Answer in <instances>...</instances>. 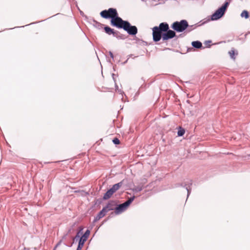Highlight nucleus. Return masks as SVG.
<instances>
[{
    "label": "nucleus",
    "instance_id": "1",
    "mask_svg": "<svg viewBox=\"0 0 250 250\" xmlns=\"http://www.w3.org/2000/svg\"><path fill=\"white\" fill-rule=\"evenodd\" d=\"M176 36V33L169 29L167 22H161L158 26H156L152 28V37L154 42H158L161 39L163 41H168Z\"/></svg>",
    "mask_w": 250,
    "mask_h": 250
},
{
    "label": "nucleus",
    "instance_id": "2",
    "mask_svg": "<svg viewBox=\"0 0 250 250\" xmlns=\"http://www.w3.org/2000/svg\"><path fill=\"white\" fill-rule=\"evenodd\" d=\"M188 26V23L187 20H182L180 21H174L171 25V28L176 33L183 32L186 31V29Z\"/></svg>",
    "mask_w": 250,
    "mask_h": 250
},
{
    "label": "nucleus",
    "instance_id": "3",
    "mask_svg": "<svg viewBox=\"0 0 250 250\" xmlns=\"http://www.w3.org/2000/svg\"><path fill=\"white\" fill-rule=\"evenodd\" d=\"M229 4V2L225 1V2L217 10H216L215 12L211 15V20L212 21H215L218 20L222 18L224 15Z\"/></svg>",
    "mask_w": 250,
    "mask_h": 250
},
{
    "label": "nucleus",
    "instance_id": "4",
    "mask_svg": "<svg viewBox=\"0 0 250 250\" xmlns=\"http://www.w3.org/2000/svg\"><path fill=\"white\" fill-rule=\"evenodd\" d=\"M229 4V2L225 1V2L217 10H216L215 12L211 15V20L212 21H215L218 20L222 18L224 15Z\"/></svg>",
    "mask_w": 250,
    "mask_h": 250
},
{
    "label": "nucleus",
    "instance_id": "5",
    "mask_svg": "<svg viewBox=\"0 0 250 250\" xmlns=\"http://www.w3.org/2000/svg\"><path fill=\"white\" fill-rule=\"evenodd\" d=\"M229 4V2L225 1V2L217 10H216L215 12L211 15V20L212 21H215L218 20L222 18L224 15Z\"/></svg>",
    "mask_w": 250,
    "mask_h": 250
},
{
    "label": "nucleus",
    "instance_id": "6",
    "mask_svg": "<svg viewBox=\"0 0 250 250\" xmlns=\"http://www.w3.org/2000/svg\"><path fill=\"white\" fill-rule=\"evenodd\" d=\"M124 180L114 184L112 187L104 193L103 196L104 200H107L109 199L112 195L117 191L123 185Z\"/></svg>",
    "mask_w": 250,
    "mask_h": 250
},
{
    "label": "nucleus",
    "instance_id": "7",
    "mask_svg": "<svg viewBox=\"0 0 250 250\" xmlns=\"http://www.w3.org/2000/svg\"><path fill=\"white\" fill-rule=\"evenodd\" d=\"M118 14L116 9L114 8H109L107 10H103L100 13V15L102 18L105 19H110V20Z\"/></svg>",
    "mask_w": 250,
    "mask_h": 250
},
{
    "label": "nucleus",
    "instance_id": "8",
    "mask_svg": "<svg viewBox=\"0 0 250 250\" xmlns=\"http://www.w3.org/2000/svg\"><path fill=\"white\" fill-rule=\"evenodd\" d=\"M127 21L123 20L118 16V14L115 17L112 18L110 20V24L114 27H116L119 29H123L125 24Z\"/></svg>",
    "mask_w": 250,
    "mask_h": 250
},
{
    "label": "nucleus",
    "instance_id": "9",
    "mask_svg": "<svg viewBox=\"0 0 250 250\" xmlns=\"http://www.w3.org/2000/svg\"><path fill=\"white\" fill-rule=\"evenodd\" d=\"M123 29L132 36L136 35L138 32V29L136 26L131 25L129 21H127L123 28Z\"/></svg>",
    "mask_w": 250,
    "mask_h": 250
},
{
    "label": "nucleus",
    "instance_id": "10",
    "mask_svg": "<svg viewBox=\"0 0 250 250\" xmlns=\"http://www.w3.org/2000/svg\"><path fill=\"white\" fill-rule=\"evenodd\" d=\"M128 206L124 202V203L117 205L115 208V213L116 214H119L126 210Z\"/></svg>",
    "mask_w": 250,
    "mask_h": 250
},
{
    "label": "nucleus",
    "instance_id": "11",
    "mask_svg": "<svg viewBox=\"0 0 250 250\" xmlns=\"http://www.w3.org/2000/svg\"><path fill=\"white\" fill-rule=\"evenodd\" d=\"M116 206V202L114 201H110L104 207V208L105 209V210H107V212H108L109 211L115 210V206Z\"/></svg>",
    "mask_w": 250,
    "mask_h": 250
},
{
    "label": "nucleus",
    "instance_id": "12",
    "mask_svg": "<svg viewBox=\"0 0 250 250\" xmlns=\"http://www.w3.org/2000/svg\"><path fill=\"white\" fill-rule=\"evenodd\" d=\"M90 230L89 229H87L83 236L80 238L79 243L84 245L90 234Z\"/></svg>",
    "mask_w": 250,
    "mask_h": 250
},
{
    "label": "nucleus",
    "instance_id": "13",
    "mask_svg": "<svg viewBox=\"0 0 250 250\" xmlns=\"http://www.w3.org/2000/svg\"><path fill=\"white\" fill-rule=\"evenodd\" d=\"M106 213L107 210H105V208H103V209L98 213L97 216L94 218V222H96L99 221L100 219L104 217Z\"/></svg>",
    "mask_w": 250,
    "mask_h": 250
},
{
    "label": "nucleus",
    "instance_id": "14",
    "mask_svg": "<svg viewBox=\"0 0 250 250\" xmlns=\"http://www.w3.org/2000/svg\"><path fill=\"white\" fill-rule=\"evenodd\" d=\"M192 181L191 180H187V181L184 182L183 183H182L181 184L177 183V184H175V186L174 187L178 188L179 187H182L185 188L186 186H187L188 185H192Z\"/></svg>",
    "mask_w": 250,
    "mask_h": 250
},
{
    "label": "nucleus",
    "instance_id": "15",
    "mask_svg": "<svg viewBox=\"0 0 250 250\" xmlns=\"http://www.w3.org/2000/svg\"><path fill=\"white\" fill-rule=\"evenodd\" d=\"M104 30L105 32L108 34V35H112L113 36H114V34H116L115 32L116 30H114L113 29L110 28L107 25H105L104 27Z\"/></svg>",
    "mask_w": 250,
    "mask_h": 250
},
{
    "label": "nucleus",
    "instance_id": "16",
    "mask_svg": "<svg viewBox=\"0 0 250 250\" xmlns=\"http://www.w3.org/2000/svg\"><path fill=\"white\" fill-rule=\"evenodd\" d=\"M192 46L196 49H199L202 47V43L201 42L196 41L191 42Z\"/></svg>",
    "mask_w": 250,
    "mask_h": 250
},
{
    "label": "nucleus",
    "instance_id": "17",
    "mask_svg": "<svg viewBox=\"0 0 250 250\" xmlns=\"http://www.w3.org/2000/svg\"><path fill=\"white\" fill-rule=\"evenodd\" d=\"M113 37H116L118 39H125V36L121 34L119 31H116Z\"/></svg>",
    "mask_w": 250,
    "mask_h": 250
},
{
    "label": "nucleus",
    "instance_id": "18",
    "mask_svg": "<svg viewBox=\"0 0 250 250\" xmlns=\"http://www.w3.org/2000/svg\"><path fill=\"white\" fill-rule=\"evenodd\" d=\"M196 24H193V25H189L188 27L186 30V33H189L191 31H192L193 30L195 29L197 27Z\"/></svg>",
    "mask_w": 250,
    "mask_h": 250
},
{
    "label": "nucleus",
    "instance_id": "19",
    "mask_svg": "<svg viewBox=\"0 0 250 250\" xmlns=\"http://www.w3.org/2000/svg\"><path fill=\"white\" fill-rule=\"evenodd\" d=\"M185 133V129L181 127H179L177 132L178 136L179 137L183 136L184 135Z\"/></svg>",
    "mask_w": 250,
    "mask_h": 250
},
{
    "label": "nucleus",
    "instance_id": "20",
    "mask_svg": "<svg viewBox=\"0 0 250 250\" xmlns=\"http://www.w3.org/2000/svg\"><path fill=\"white\" fill-rule=\"evenodd\" d=\"M241 17L242 18H245V19H248L249 17V13L248 11L247 10H244L241 14Z\"/></svg>",
    "mask_w": 250,
    "mask_h": 250
},
{
    "label": "nucleus",
    "instance_id": "21",
    "mask_svg": "<svg viewBox=\"0 0 250 250\" xmlns=\"http://www.w3.org/2000/svg\"><path fill=\"white\" fill-rule=\"evenodd\" d=\"M135 198V196H133L129 198L125 203L128 207L130 205V204L133 202V201L134 200Z\"/></svg>",
    "mask_w": 250,
    "mask_h": 250
},
{
    "label": "nucleus",
    "instance_id": "22",
    "mask_svg": "<svg viewBox=\"0 0 250 250\" xmlns=\"http://www.w3.org/2000/svg\"><path fill=\"white\" fill-rule=\"evenodd\" d=\"M191 185H188L187 186H186L185 188H186L187 190V198L188 197V196H189L190 193H191V188H190V186Z\"/></svg>",
    "mask_w": 250,
    "mask_h": 250
},
{
    "label": "nucleus",
    "instance_id": "23",
    "mask_svg": "<svg viewBox=\"0 0 250 250\" xmlns=\"http://www.w3.org/2000/svg\"><path fill=\"white\" fill-rule=\"evenodd\" d=\"M229 54L230 58L231 59H235V57H234V53H235L234 50H231L230 51H229Z\"/></svg>",
    "mask_w": 250,
    "mask_h": 250
},
{
    "label": "nucleus",
    "instance_id": "24",
    "mask_svg": "<svg viewBox=\"0 0 250 250\" xmlns=\"http://www.w3.org/2000/svg\"><path fill=\"white\" fill-rule=\"evenodd\" d=\"M112 142L115 145H119L120 143V140L117 138H114Z\"/></svg>",
    "mask_w": 250,
    "mask_h": 250
},
{
    "label": "nucleus",
    "instance_id": "25",
    "mask_svg": "<svg viewBox=\"0 0 250 250\" xmlns=\"http://www.w3.org/2000/svg\"><path fill=\"white\" fill-rule=\"evenodd\" d=\"M80 235H76L74 238H73V242L69 246V247H71L73 245V244L74 243V241L75 240H77L78 239H80Z\"/></svg>",
    "mask_w": 250,
    "mask_h": 250
},
{
    "label": "nucleus",
    "instance_id": "26",
    "mask_svg": "<svg viewBox=\"0 0 250 250\" xmlns=\"http://www.w3.org/2000/svg\"><path fill=\"white\" fill-rule=\"evenodd\" d=\"M83 246V244L78 243V245L76 250H81Z\"/></svg>",
    "mask_w": 250,
    "mask_h": 250
},
{
    "label": "nucleus",
    "instance_id": "27",
    "mask_svg": "<svg viewBox=\"0 0 250 250\" xmlns=\"http://www.w3.org/2000/svg\"><path fill=\"white\" fill-rule=\"evenodd\" d=\"M115 87H116V90H117L118 92L120 93V94H122V93H124L123 91H122L121 90H119L118 89V86L117 85L116 83H115Z\"/></svg>",
    "mask_w": 250,
    "mask_h": 250
},
{
    "label": "nucleus",
    "instance_id": "28",
    "mask_svg": "<svg viewBox=\"0 0 250 250\" xmlns=\"http://www.w3.org/2000/svg\"><path fill=\"white\" fill-rule=\"evenodd\" d=\"M80 229L77 232V234L76 235H80L81 234H82V231L83 229V228L82 227H80L79 228Z\"/></svg>",
    "mask_w": 250,
    "mask_h": 250
},
{
    "label": "nucleus",
    "instance_id": "29",
    "mask_svg": "<svg viewBox=\"0 0 250 250\" xmlns=\"http://www.w3.org/2000/svg\"><path fill=\"white\" fill-rule=\"evenodd\" d=\"M135 190L137 192H140L142 190V187H138L135 188Z\"/></svg>",
    "mask_w": 250,
    "mask_h": 250
},
{
    "label": "nucleus",
    "instance_id": "30",
    "mask_svg": "<svg viewBox=\"0 0 250 250\" xmlns=\"http://www.w3.org/2000/svg\"><path fill=\"white\" fill-rule=\"evenodd\" d=\"M109 54L111 58L113 61L114 60V55H113V54L112 53V52L111 51H109Z\"/></svg>",
    "mask_w": 250,
    "mask_h": 250
},
{
    "label": "nucleus",
    "instance_id": "31",
    "mask_svg": "<svg viewBox=\"0 0 250 250\" xmlns=\"http://www.w3.org/2000/svg\"><path fill=\"white\" fill-rule=\"evenodd\" d=\"M211 42L210 41H205V44L206 45H208V46H209V45H209V43H211Z\"/></svg>",
    "mask_w": 250,
    "mask_h": 250
},
{
    "label": "nucleus",
    "instance_id": "32",
    "mask_svg": "<svg viewBox=\"0 0 250 250\" xmlns=\"http://www.w3.org/2000/svg\"><path fill=\"white\" fill-rule=\"evenodd\" d=\"M115 76H116V75L115 74H112V78H113V80H114V83H116V79H115Z\"/></svg>",
    "mask_w": 250,
    "mask_h": 250
},
{
    "label": "nucleus",
    "instance_id": "33",
    "mask_svg": "<svg viewBox=\"0 0 250 250\" xmlns=\"http://www.w3.org/2000/svg\"><path fill=\"white\" fill-rule=\"evenodd\" d=\"M127 60H128V59H127L126 61L124 62L123 63V64H125V63H126V62H127Z\"/></svg>",
    "mask_w": 250,
    "mask_h": 250
},
{
    "label": "nucleus",
    "instance_id": "34",
    "mask_svg": "<svg viewBox=\"0 0 250 250\" xmlns=\"http://www.w3.org/2000/svg\"><path fill=\"white\" fill-rule=\"evenodd\" d=\"M108 62H109L110 63H112L110 59H109V60H108Z\"/></svg>",
    "mask_w": 250,
    "mask_h": 250
},
{
    "label": "nucleus",
    "instance_id": "35",
    "mask_svg": "<svg viewBox=\"0 0 250 250\" xmlns=\"http://www.w3.org/2000/svg\"><path fill=\"white\" fill-rule=\"evenodd\" d=\"M80 12H81V14H83V12L81 11Z\"/></svg>",
    "mask_w": 250,
    "mask_h": 250
}]
</instances>
